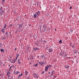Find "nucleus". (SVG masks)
I'll use <instances>...</instances> for the list:
<instances>
[{"label": "nucleus", "instance_id": "nucleus-1", "mask_svg": "<svg viewBox=\"0 0 79 79\" xmlns=\"http://www.w3.org/2000/svg\"><path fill=\"white\" fill-rule=\"evenodd\" d=\"M35 14L37 15L38 18H39V16L40 15L41 12L40 11H38L35 12Z\"/></svg>", "mask_w": 79, "mask_h": 79}, {"label": "nucleus", "instance_id": "nucleus-2", "mask_svg": "<svg viewBox=\"0 0 79 79\" xmlns=\"http://www.w3.org/2000/svg\"><path fill=\"white\" fill-rule=\"evenodd\" d=\"M60 55V56H64V52H61L59 53Z\"/></svg>", "mask_w": 79, "mask_h": 79}, {"label": "nucleus", "instance_id": "nucleus-3", "mask_svg": "<svg viewBox=\"0 0 79 79\" xmlns=\"http://www.w3.org/2000/svg\"><path fill=\"white\" fill-rule=\"evenodd\" d=\"M48 70V66H46L45 67V71L47 72V70Z\"/></svg>", "mask_w": 79, "mask_h": 79}, {"label": "nucleus", "instance_id": "nucleus-4", "mask_svg": "<svg viewBox=\"0 0 79 79\" xmlns=\"http://www.w3.org/2000/svg\"><path fill=\"white\" fill-rule=\"evenodd\" d=\"M48 52H50V53H52V52H53V49H52L51 48V49H49L48 50Z\"/></svg>", "mask_w": 79, "mask_h": 79}, {"label": "nucleus", "instance_id": "nucleus-5", "mask_svg": "<svg viewBox=\"0 0 79 79\" xmlns=\"http://www.w3.org/2000/svg\"><path fill=\"white\" fill-rule=\"evenodd\" d=\"M18 63L19 64H21V60L19 59L18 60Z\"/></svg>", "mask_w": 79, "mask_h": 79}, {"label": "nucleus", "instance_id": "nucleus-6", "mask_svg": "<svg viewBox=\"0 0 79 79\" xmlns=\"http://www.w3.org/2000/svg\"><path fill=\"white\" fill-rule=\"evenodd\" d=\"M44 64H45V62L44 63V62H42V63H41V66H44Z\"/></svg>", "mask_w": 79, "mask_h": 79}, {"label": "nucleus", "instance_id": "nucleus-7", "mask_svg": "<svg viewBox=\"0 0 79 79\" xmlns=\"http://www.w3.org/2000/svg\"><path fill=\"white\" fill-rule=\"evenodd\" d=\"M33 76H34L35 77H36V78H37L38 77V76H37V75H36L35 74H33Z\"/></svg>", "mask_w": 79, "mask_h": 79}, {"label": "nucleus", "instance_id": "nucleus-8", "mask_svg": "<svg viewBox=\"0 0 79 79\" xmlns=\"http://www.w3.org/2000/svg\"><path fill=\"white\" fill-rule=\"evenodd\" d=\"M33 16L34 18H37V15L36 14H35L33 15Z\"/></svg>", "mask_w": 79, "mask_h": 79}, {"label": "nucleus", "instance_id": "nucleus-9", "mask_svg": "<svg viewBox=\"0 0 79 79\" xmlns=\"http://www.w3.org/2000/svg\"><path fill=\"white\" fill-rule=\"evenodd\" d=\"M44 54L42 55H41L40 56V57L41 58H42V59H44Z\"/></svg>", "mask_w": 79, "mask_h": 79}, {"label": "nucleus", "instance_id": "nucleus-10", "mask_svg": "<svg viewBox=\"0 0 79 79\" xmlns=\"http://www.w3.org/2000/svg\"><path fill=\"white\" fill-rule=\"evenodd\" d=\"M0 51L1 52L3 53V52H4V49H2L0 50Z\"/></svg>", "mask_w": 79, "mask_h": 79}, {"label": "nucleus", "instance_id": "nucleus-11", "mask_svg": "<svg viewBox=\"0 0 79 79\" xmlns=\"http://www.w3.org/2000/svg\"><path fill=\"white\" fill-rule=\"evenodd\" d=\"M5 29H3L1 30V31H2V32H5Z\"/></svg>", "mask_w": 79, "mask_h": 79}, {"label": "nucleus", "instance_id": "nucleus-12", "mask_svg": "<svg viewBox=\"0 0 79 79\" xmlns=\"http://www.w3.org/2000/svg\"><path fill=\"white\" fill-rule=\"evenodd\" d=\"M69 68V66H68V65H66L65 66V68Z\"/></svg>", "mask_w": 79, "mask_h": 79}, {"label": "nucleus", "instance_id": "nucleus-13", "mask_svg": "<svg viewBox=\"0 0 79 79\" xmlns=\"http://www.w3.org/2000/svg\"><path fill=\"white\" fill-rule=\"evenodd\" d=\"M33 49H34V50H37V48H33Z\"/></svg>", "mask_w": 79, "mask_h": 79}, {"label": "nucleus", "instance_id": "nucleus-14", "mask_svg": "<svg viewBox=\"0 0 79 79\" xmlns=\"http://www.w3.org/2000/svg\"><path fill=\"white\" fill-rule=\"evenodd\" d=\"M10 72H7V75H10Z\"/></svg>", "mask_w": 79, "mask_h": 79}, {"label": "nucleus", "instance_id": "nucleus-15", "mask_svg": "<svg viewBox=\"0 0 79 79\" xmlns=\"http://www.w3.org/2000/svg\"><path fill=\"white\" fill-rule=\"evenodd\" d=\"M47 66L48 67H48H51L52 66V65H47Z\"/></svg>", "mask_w": 79, "mask_h": 79}, {"label": "nucleus", "instance_id": "nucleus-16", "mask_svg": "<svg viewBox=\"0 0 79 79\" xmlns=\"http://www.w3.org/2000/svg\"><path fill=\"white\" fill-rule=\"evenodd\" d=\"M2 15H4V14L3 13H5V11H2Z\"/></svg>", "mask_w": 79, "mask_h": 79}, {"label": "nucleus", "instance_id": "nucleus-17", "mask_svg": "<svg viewBox=\"0 0 79 79\" xmlns=\"http://www.w3.org/2000/svg\"><path fill=\"white\" fill-rule=\"evenodd\" d=\"M6 27V24H5L4 28H5Z\"/></svg>", "mask_w": 79, "mask_h": 79}, {"label": "nucleus", "instance_id": "nucleus-18", "mask_svg": "<svg viewBox=\"0 0 79 79\" xmlns=\"http://www.w3.org/2000/svg\"><path fill=\"white\" fill-rule=\"evenodd\" d=\"M38 64H35V65H34V66H35V67L36 66H37L38 65Z\"/></svg>", "mask_w": 79, "mask_h": 79}, {"label": "nucleus", "instance_id": "nucleus-19", "mask_svg": "<svg viewBox=\"0 0 79 79\" xmlns=\"http://www.w3.org/2000/svg\"><path fill=\"white\" fill-rule=\"evenodd\" d=\"M2 8H3V7H1L0 9V10L1 11H2V10H3V9H2Z\"/></svg>", "mask_w": 79, "mask_h": 79}, {"label": "nucleus", "instance_id": "nucleus-20", "mask_svg": "<svg viewBox=\"0 0 79 79\" xmlns=\"http://www.w3.org/2000/svg\"><path fill=\"white\" fill-rule=\"evenodd\" d=\"M17 60H16L15 59H14V61H13V63H15L16 62V61Z\"/></svg>", "mask_w": 79, "mask_h": 79}, {"label": "nucleus", "instance_id": "nucleus-21", "mask_svg": "<svg viewBox=\"0 0 79 79\" xmlns=\"http://www.w3.org/2000/svg\"><path fill=\"white\" fill-rule=\"evenodd\" d=\"M53 73H54V71H52V74H51V76H53Z\"/></svg>", "mask_w": 79, "mask_h": 79}, {"label": "nucleus", "instance_id": "nucleus-22", "mask_svg": "<svg viewBox=\"0 0 79 79\" xmlns=\"http://www.w3.org/2000/svg\"><path fill=\"white\" fill-rule=\"evenodd\" d=\"M15 74H18V71H15Z\"/></svg>", "mask_w": 79, "mask_h": 79}, {"label": "nucleus", "instance_id": "nucleus-23", "mask_svg": "<svg viewBox=\"0 0 79 79\" xmlns=\"http://www.w3.org/2000/svg\"><path fill=\"white\" fill-rule=\"evenodd\" d=\"M17 57H18V56H19V54H17Z\"/></svg>", "mask_w": 79, "mask_h": 79}, {"label": "nucleus", "instance_id": "nucleus-24", "mask_svg": "<svg viewBox=\"0 0 79 79\" xmlns=\"http://www.w3.org/2000/svg\"><path fill=\"white\" fill-rule=\"evenodd\" d=\"M10 62L11 63H13V60H10Z\"/></svg>", "mask_w": 79, "mask_h": 79}, {"label": "nucleus", "instance_id": "nucleus-25", "mask_svg": "<svg viewBox=\"0 0 79 79\" xmlns=\"http://www.w3.org/2000/svg\"><path fill=\"white\" fill-rule=\"evenodd\" d=\"M28 74V73L27 72V71H26V73H25V74L26 75H27Z\"/></svg>", "mask_w": 79, "mask_h": 79}, {"label": "nucleus", "instance_id": "nucleus-26", "mask_svg": "<svg viewBox=\"0 0 79 79\" xmlns=\"http://www.w3.org/2000/svg\"><path fill=\"white\" fill-rule=\"evenodd\" d=\"M21 76H23V74L22 73H21V74H20L19 76H20V77H21Z\"/></svg>", "mask_w": 79, "mask_h": 79}, {"label": "nucleus", "instance_id": "nucleus-27", "mask_svg": "<svg viewBox=\"0 0 79 79\" xmlns=\"http://www.w3.org/2000/svg\"><path fill=\"white\" fill-rule=\"evenodd\" d=\"M59 42L60 43H62V41H61V40H60L59 41Z\"/></svg>", "mask_w": 79, "mask_h": 79}, {"label": "nucleus", "instance_id": "nucleus-28", "mask_svg": "<svg viewBox=\"0 0 79 79\" xmlns=\"http://www.w3.org/2000/svg\"><path fill=\"white\" fill-rule=\"evenodd\" d=\"M41 62H38V64H41Z\"/></svg>", "mask_w": 79, "mask_h": 79}, {"label": "nucleus", "instance_id": "nucleus-29", "mask_svg": "<svg viewBox=\"0 0 79 79\" xmlns=\"http://www.w3.org/2000/svg\"><path fill=\"white\" fill-rule=\"evenodd\" d=\"M18 56H17V57H16V58L15 59V60H17V59H18Z\"/></svg>", "mask_w": 79, "mask_h": 79}, {"label": "nucleus", "instance_id": "nucleus-30", "mask_svg": "<svg viewBox=\"0 0 79 79\" xmlns=\"http://www.w3.org/2000/svg\"><path fill=\"white\" fill-rule=\"evenodd\" d=\"M22 26V25H19V27H21Z\"/></svg>", "mask_w": 79, "mask_h": 79}, {"label": "nucleus", "instance_id": "nucleus-31", "mask_svg": "<svg viewBox=\"0 0 79 79\" xmlns=\"http://www.w3.org/2000/svg\"><path fill=\"white\" fill-rule=\"evenodd\" d=\"M7 34H8V32H6V35H7Z\"/></svg>", "mask_w": 79, "mask_h": 79}, {"label": "nucleus", "instance_id": "nucleus-32", "mask_svg": "<svg viewBox=\"0 0 79 79\" xmlns=\"http://www.w3.org/2000/svg\"><path fill=\"white\" fill-rule=\"evenodd\" d=\"M6 39V37H4V38H3V40H4V39Z\"/></svg>", "mask_w": 79, "mask_h": 79}, {"label": "nucleus", "instance_id": "nucleus-33", "mask_svg": "<svg viewBox=\"0 0 79 79\" xmlns=\"http://www.w3.org/2000/svg\"><path fill=\"white\" fill-rule=\"evenodd\" d=\"M48 74H50V72H48Z\"/></svg>", "mask_w": 79, "mask_h": 79}, {"label": "nucleus", "instance_id": "nucleus-34", "mask_svg": "<svg viewBox=\"0 0 79 79\" xmlns=\"http://www.w3.org/2000/svg\"><path fill=\"white\" fill-rule=\"evenodd\" d=\"M54 78H56V76H54Z\"/></svg>", "mask_w": 79, "mask_h": 79}, {"label": "nucleus", "instance_id": "nucleus-35", "mask_svg": "<svg viewBox=\"0 0 79 79\" xmlns=\"http://www.w3.org/2000/svg\"><path fill=\"white\" fill-rule=\"evenodd\" d=\"M12 67V66L10 67V69H11Z\"/></svg>", "mask_w": 79, "mask_h": 79}, {"label": "nucleus", "instance_id": "nucleus-36", "mask_svg": "<svg viewBox=\"0 0 79 79\" xmlns=\"http://www.w3.org/2000/svg\"><path fill=\"white\" fill-rule=\"evenodd\" d=\"M8 77H10V75H8Z\"/></svg>", "mask_w": 79, "mask_h": 79}, {"label": "nucleus", "instance_id": "nucleus-37", "mask_svg": "<svg viewBox=\"0 0 79 79\" xmlns=\"http://www.w3.org/2000/svg\"><path fill=\"white\" fill-rule=\"evenodd\" d=\"M70 9H72V7H70Z\"/></svg>", "mask_w": 79, "mask_h": 79}, {"label": "nucleus", "instance_id": "nucleus-38", "mask_svg": "<svg viewBox=\"0 0 79 79\" xmlns=\"http://www.w3.org/2000/svg\"><path fill=\"white\" fill-rule=\"evenodd\" d=\"M44 71L42 73V74H44Z\"/></svg>", "mask_w": 79, "mask_h": 79}, {"label": "nucleus", "instance_id": "nucleus-39", "mask_svg": "<svg viewBox=\"0 0 79 79\" xmlns=\"http://www.w3.org/2000/svg\"><path fill=\"white\" fill-rule=\"evenodd\" d=\"M2 74H0V76H2Z\"/></svg>", "mask_w": 79, "mask_h": 79}, {"label": "nucleus", "instance_id": "nucleus-40", "mask_svg": "<svg viewBox=\"0 0 79 79\" xmlns=\"http://www.w3.org/2000/svg\"><path fill=\"white\" fill-rule=\"evenodd\" d=\"M18 79H20V77H19V76Z\"/></svg>", "mask_w": 79, "mask_h": 79}, {"label": "nucleus", "instance_id": "nucleus-41", "mask_svg": "<svg viewBox=\"0 0 79 79\" xmlns=\"http://www.w3.org/2000/svg\"><path fill=\"white\" fill-rule=\"evenodd\" d=\"M27 79H30V78L28 77Z\"/></svg>", "mask_w": 79, "mask_h": 79}, {"label": "nucleus", "instance_id": "nucleus-42", "mask_svg": "<svg viewBox=\"0 0 79 79\" xmlns=\"http://www.w3.org/2000/svg\"><path fill=\"white\" fill-rule=\"evenodd\" d=\"M2 1H3V2H5V0H2Z\"/></svg>", "mask_w": 79, "mask_h": 79}, {"label": "nucleus", "instance_id": "nucleus-43", "mask_svg": "<svg viewBox=\"0 0 79 79\" xmlns=\"http://www.w3.org/2000/svg\"><path fill=\"white\" fill-rule=\"evenodd\" d=\"M38 2H37V5H39V4H38V3H37Z\"/></svg>", "mask_w": 79, "mask_h": 79}, {"label": "nucleus", "instance_id": "nucleus-44", "mask_svg": "<svg viewBox=\"0 0 79 79\" xmlns=\"http://www.w3.org/2000/svg\"><path fill=\"white\" fill-rule=\"evenodd\" d=\"M37 50H39V48H37Z\"/></svg>", "mask_w": 79, "mask_h": 79}, {"label": "nucleus", "instance_id": "nucleus-45", "mask_svg": "<svg viewBox=\"0 0 79 79\" xmlns=\"http://www.w3.org/2000/svg\"><path fill=\"white\" fill-rule=\"evenodd\" d=\"M38 58H39L40 56H38Z\"/></svg>", "mask_w": 79, "mask_h": 79}, {"label": "nucleus", "instance_id": "nucleus-46", "mask_svg": "<svg viewBox=\"0 0 79 79\" xmlns=\"http://www.w3.org/2000/svg\"><path fill=\"white\" fill-rule=\"evenodd\" d=\"M10 69H9V71H10Z\"/></svg>", "mask_w": 79, "mask_h": 79}, {"label": "nucleus", "instance_id": "nucleus-47", "mask_svg": "<svg viewBox=\"0 0 79 79\" xmlns=\"http://www.w3.org/2000/svg\"><path fill=\"white\" fill-rule=\"evenodd\" d=\"M55 31H56V29H55Z\"/></svg>", "mask_w": 79, "mask_h": 79}, {"label": "nucleus", "instance_id": "nucleus-48", "mask_svg": "<svg viewBox=\"0 0 79 79\" xmlns=\"http://www.w3.org/2000/svg\"><path fill=\"white\" fill-rule=\"evenodd\" d=\"M29 26H31V24H30V25H29Z\"/></svg>", "mask_w": 79, "mask_h": 79}, {"label": "nucleus", "instance_id": "nucleus-49", "mask_svg": "<svg viewBox=\"0 0 79 79\" xmlns=\"http://www.w3.org/2000/svg\"><path fill=\"white\" fill-rule=\"evenodd\" d=\"M1 66V64H0V67Z\"/></svg>", "mask_w": 79, "mask_h": 79}, {"label": "nucleus", "instance_id": "nucleus-50", "mask_svg": "<svg viewBox=\"0 0 79 79\" xmlns=\"http://www.w3.org/2000/svg\"><path fill=\"white\" fill-rule=\"evenodd\" d=\"M15 50H16V49L15 48Z\"/></svg>", "mask_w": 79, "mask_h": 79}, {"label": "nucleus", "instance_id": "nucleus-51", "mask_svg": "<svg viewBox=\"0 0 79 79\" xmlns=\"http://www.w3.org/2000/svg\"><path fill=\"white\" fill-rule=\"evenodd\" d=\"M3 66H5V64H4V65H3Z\"/></svg>", "mask_w": 79, "mask_h": 79}, {"label": "nucleus", "instance_id": "nucleus-52", "mask_svg": "<svg viewBox=\"0 0 79 79\" xmlns=\"http://www.w3.org/2000/svg\"><path fill=\"white\" fill-rule=\"evenodd\" d=\"M12 66H14V65H13Z\"/></svg>", "mask_w": 79, "mask_h": 79}, {"label": "nucleus", "instance_id": "nucleus-53", "mask_svg": "<svg viewBox=\"0 0 79 79\" xmlns=\"http://www.w3.org/2000/svg\"><path fill=\"white\" fill-rule=\"evenodd\" d=\"M53 79H55V78H53Z\"/></svg>", "mask_w": 79, "mask_h": 79}, {"label": "nucleus", "instance_id": "nucleus-54", "mask_svg": "<svg viewBox=\"0 0 79 79\" xmlns=\"http://www.w3.org/2000/svg\"><path fill=\"white\" fill-rule=\"evenodd\" d=\"M10 58H11V57H10Z\"/></svg>", "mask_w": 79, "mask_h": 79}, {"label": "nucleus", "instance_id": "nucleus-55", "mask_svg": "<svg viewBox=\"0 0 79 79\" xmlns=\"http://www.w3.org/2000/svg\"><path fill=\"white\" fill-rule=\"evenodd\" d=\"M9 66H10V65H9Z\"/></svg>", "mask_w": 79, "mask_h": 79}]
</instances>
